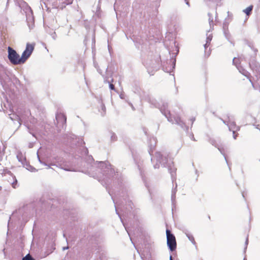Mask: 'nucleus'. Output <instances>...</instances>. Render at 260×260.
I'll use <instances>...</instances> for the list:
<instances>
[{
  "label": "nucleus",
  "mask_w": 260,
  "mask_h": 260,
  "mask_svg": "<svg viewBox=\"0 0 260 260\" xmlns=\"http://www.w3.org/2000/svg\"><path fill=\"white\" fill-rule=\"evenodd\" d=\"M248 46H249V47H250V48H252V47L251 46V44H250V43H249V44H248Z\"/></svg>",
  "instance_id": "55"
},
{
  "label": "nucleus",
  "mask_w": 260,
  "mask_h": 260,
  "mask_svg": "<svg viewBox=\"0 0 260 260\" xmlns=\"http://www.w3.org/2000/svg\"><path fill=\"white\" fill-rule=\"evenodd\" d=\"M28 26H29V29H31V28H32V26H30V25L29 24H28Z\"/></svg>",
  "instance_id": "52"
},
{
  "label": "nucleus",
  "mask_w": 260,
  "mask_h": 260,
  "mask_svg": "<svg viewBox=\"0 0 260 260\" xmlns=\"http://www.w3.org/2000/svg\"><path fill=\"white\" fill-rule=\"evenodd\" d=\"M237 69L239 70L240 73L249 79V81L251 83L254 89H256L255 84L252 82L251 79L250 78V73L244 69H243L242 67H237Z\"/></svg>",
  "instance_id": "10"
},
{
  "label": "nucleus",
  "mask_w": 260,
  "mask_h": 260,
  "mask_svg": "<svg viewBox=\"0 0 260 260\" xmlns=\"http://www.w3.org/2000/svg\"><path fill=\"white\" fill-rule=\"evenodd\" d=\"M51 165V166H54L58 167V166H57V165H55V164H51V165Z\"/></svg>",
  "instance_id": "51"
},
{
  "label": "nucleus",
  "mask_w": 260,
  "mask_h": 260,
  "mask_svg": "<svg viewBox=\"0 0 260 260\" xmlns=\"http://www.w3.org/2000/svg\"><path fill=\"white\" fill-rule=\"evenodd\" d=\"M168 154L166 152H156L155 153L156 164H153L154 169H158L160 164L162 167L167 168L171 174L173 183L176 179V169L174 167L172 160L168 158Z\"/></svg>",
  "instance_id": "2"
},
{
  "label": "nucleus",
  "mask_w": 260,
  "mask_h": 260,
  "mask_svg": "<svg viewBox=\"0 0 260 260\" xmlns=\"http://www.w3.org/2000/svg\"><path fill=\"white\" fill-rule=\"evenodd\" d=\"M195 120H196L195 117H192L191 118H190V121L191 122V125L193 124V123L195 121Z\"/></svg>",
  "instance_id": "37"
},
{
  "label": "nucleus",
  "mask_w": 260,
  "mask_h": 260,
  "mask_svg": "<svg viewBox=\"0 0 260 260\" xmlns=\"http://www.w3.org/2000/svg\"><path fill=\"white\" fill-rule=\"evenodd\" d=\"M259 161H260V159H259Z\"/></svg>",
  "instance_id": "62"
},
{
  "label": "nucleus",
  "mask_w": 260,
  "mask_h": 260,
  "mask_svg": "<svg viewBox=\"0 0 260 260\" xmlns=\"http://www.w3.org/2000/svg\"><path fill=\"white\" fill-rule=\"evenodd\" d=\"M145 186L148 189V187L147 186L146 183H145Z\"/></svg>",
  "instance_id": "57"
},
{
  "label": "nucleus",
  "mask_w": 260,
  "mask_h": 260,
  "mask_svg": "<svg viewBox=\"0 0 260 260\" xmlns=\"http://www.w3.org/2000/svg\"><path fill=\"white\" fill-rule=\"evenodd\" d=\"M34 50V45L27 43L25 50L22 52L21 56L22 64H23L30 57Z\"/></svg>",
  "instance_id": "6"
},
{
  "label": "nucleus",
  "mask_w": 260,
  "mask_h": 260,
  "mask_svg": "<svg viewBox=\"0 0 260 260\" xmlns=\"http://www.w3.org/2000/svg\"><path fill=\"white\" fill-rule=\"evenodd\" d=\"M152 152V146H151L150 150H149V153L150 155H152V154H151Z\"/></svg>",
  "instance_id": "45"
},
{
  "label": "nucleus",
  "mask_w": 260,
  "mask_h": 260,
  "mask_svg": "<svg viewBox=\"0 0 260 260\" xmlns=\"http://www.w3.org/2000/svg\"><path fill=\"white\" fill-rule=\"evenodd\" d=\"M249 64L251 70L260 73V63H257L254 60H251L249 61Z\"/></svg>",
  "instance_id": "12"
},
{
  "label": "nucleus",
  "mask_w": 260,
  "mask_h": 260,
  "mask_svg": "<svg viewBox=\"0 0 260 260\" xmlns=\"http://www.w3.org/2000/svg\"><path fill=\"white\" fill-rule=\"evenodd\" d=\"M48 33L50 34V35L51 36L52 38L54 40H56V37H57V35L56 34V32L54 31H53L52 30L51 31L49 32Z\"/></svg>",
  "instance_id": "24"
},
{
  "label": "nucleus",
  "mask_w": 260,
  "mask_h": 260,
  "mask_svg": "<svg viewBox=\"0 0 260 260\" xmlns=\"http://www.w3.org/2000/svg\"><path fill=\"white\" fill-rule=\"evenodd\" d=\"M221 120H222V121L223 122V123L225 124L226 125L227 123H229V120H228V121H226L225 120H223L222 119H221Z\"/></svg>",
  "instance_id": "39"
},
{
  "label": "nucleus",
  "mask_w": 260,
  "mask_h": 260,
  "mask_svg": "<svg viewBox=\"0 0 260 260\" xmlns=\"http://www.w3.org/2000/svg\"><path fill=\"white\" fill-rule=\"evenodd\" d=\"M210 44H207V43L204 45V48L206 49L209 46Z\"/></svg>",
  "instance_id": "44"
},
{
  "label": "nucleus",
  "mask_w": 260,
  "mask_h": 260,
  "mask_svg": "<svg viewBox=\"0 0 260 260\" xmlns=\"http://www.w3.org/2000/svg\"><path fill=\"white\" fill-rule=\"evenodd\" d=\"M94 67L97 69V71H98V72H99L100 74H102V72H101V70H100V69H99L97 68V67H96V66H97V63L94 62Z\"/></svg>",
  "instance_id": "36"
},
{
  "label": "nucleus",
  "mask_w": 260,
  "mask_h": 260,
  "mask_svg": "<svg viewBox=\"0 0 260 260\" xmlns=\"http://www.w3.org/2000/svg\"><path fill=\"white\" fill-rule=\"evenodd\" d=\"M236 137H237V135H235V133L234 134H233V138H234V139H236Z\"/></svg>",
  "instance_id": "49"
},
{
  "label": "nucleus",
  "mask_w": 260,
  "mask_h": 260,
  "mask_svg": "<svg viewBox=\"0 0 260 260\" xmlns=\"http://www.w3.org/2000/svg\"><path fill=\"white\" fill-rule=\"evenodd\" d=\"M10 118L13 121H17L19 125L21 124L19 116L15 113H11L9 114Z\"/></svg>",
  "instance_id": "13"
},
{
  "label": "nucleus",
  "mask_w": 260,
  "mask_h": 260,
  "mask_svg": "<svg viewBox=\"0 0 260 260\" xmlns=\"http://www.w3.org/2000/svg\"><path fill=\"white\" fill-rule=\"evenodd\" d=\"M174 47H175V50L176 51V55L179 52V47L177 46V45H176V42L174 41L173 42Z\"/></svg>",
  "instance_id": "32"
},
{
  "label": "nucleus",
  "mask_w": 260,
  "mask_h": 260,
  "mask_svg": "<svg viewBox=\"0 0 260 260\" xmlns=\"http://www.w3.org/2000/svg\"><path fill=\"white\" fill-rule=\"evenodd\" d=\"M120 99H124V94H121L120 95H119Z\"/></svg>",
  "instance_id": "43"
},
{
  "label": "nucleus",
  "mask_w": 260,
  "mask_h": 260,
  "mask_svg": "<svg viewBox=\"0 0 260 260\" xmlns=\"http://www.w3.org/2000/svg\"><path fill=\"white\" fill-rule=\"evenodd\" d=\"M68 248H69V247H68V246H67V247H63L62 248V250H65L68 249Z\"/></svg>",
  "instance_id": "46"
},
{
  "label": "nucleus",
  "mask_w": 260,
  "mask_h": 260,
  "mask_svg": "<svg viewBox=\"0 0 260 260\" xmlns=\"http://www.w3.org/2000/svg\"><path fill=\"white\" fill-rule=\"evenodd\" d=\"M253 125L257 129H258L259 131H260V128H259V125L258 124H253Z\"/></svg>",
  "instance_id": "38"
},
{
  "label": "nucleus",
  "mask_w": 260,
  "mask_h": 260,
  "mask_svg": "<svg viewBox=\"0 0 260 260\" xmlns=\"http://www.w3.org/2000/svg\"><path fill=\"white\" fill-rule=\"evenodd\" d=\"M17 183V181L15 179V181L12 183V185L13 188H15L16 187Z\"/></svg>",
  "instance_id": "35"
},
{
  "label": "nucleus",
  "mask_w": 260,
  "mask_h": 260,
  "mask_svg": "<svg viewBox=\"0 0 260 260\" xmlns=\"http://www.w3.org/2000/svg\"><path fill=\"white\" fill-rule=\"evenodd\" d=\"M81 156H85L84 166L87 168L85 172L96 179L106 187L107 190L108 189L109 193L115 204L116 213L120 218L129 236L131 237L132 230L125 225L117 209V207L120 209L122 212L123 218H127L128 214H131V210L133 208L132 201L125 197L127 191V185L121 173L116 171L114 167L108 161L95 162L92 156L88 155V150L87 148H83ZM130 239L132 241L131 237Z\"/></svg>",
  "instance_id": "1"
},
{
  "label": "nucleus",
  "mask_w": 260,
  "mask_h": 260,
  "mask_svg": "<svg viewBox=\"0 0 260 260\" xmlns=\"http://www.w3.org/2000/svg\"><path fill=\"white\" fill-rule=\"evenodd\" d=\"M30 20H33V18H30Z\"/></svg>",
  "instance_id": "60"
},
{
  "label": "nucleus",
  "mask_w": 260,
  "mask_h": 260,
  "mask_svg": "<svg viewBox=\"0 0 260 260\" xmlns=\"http://www.w3.org/2000/svg\"><path fill=\"white\" fill-rule=\"evenodd\" d=\"M248 237H247V238L246 239V241H245V245H246L245 249L247 248V245H248Z\"/></svg>",
  "instance_id": "40"
},
{
  "label": "nucleus",
  "mask_w": 260,
  "mask_h": 260,
  "mask_svg": "<svg viewBox=\"0 0 260 260\" xmlns=\"http://www.w3.org/2000/svg\"><path fill=\"white\" fill-rule=\"evenodd\" d=\"M151 104L154 107L159 109L161 113L167 118L168 120L173 124H176L179 125L181 128H184L185 126V123L181 120L178 116L172 117L170 111L168 109V103L161 102L160 104L156 102L155 100L150 101Z\"/></svg>",
  "instance_id": "3"
},
{
  "label": "nucleus",
  "mask_w": 260,
  "mask_h": 260,
  "mask_svg": "<svg viewBox=\"0 0 260 260\" xmlns=\"http://www.w3.org/2000/svg\"><path fill=\"white\" fill-rule=\"evenodd\" d=\"M226 21V19H225L223 24V34L225 38L234 46V43L231 40V36L228 30V23Z\"/></svg>",
  "instance_id": "8"
},
{
  "label": "nucleus",
  "mask_w": 260,
  "mask_h": 260,
  "mask_svg": "<svg viewBox=\"0 0 260 260\" xmlns=\"http://www.w3.org/2000/svg\"><path fill=\"white\" fill-rule=\"evenodd\" d=\"M138 169H139V170L140 173V174H141V176H142V179L143 180L144 182H145V180H144V178H143V174H142V171L141 169V168L140 167V166H139V165H138Z\"/></svg>",
  "instance_id": "33"
},
{
  "label": "nucleus",
  "mask_w": 260,
  "mask_h": 260,
  "mask_svg": "<svg viewBox=\"0 0 260 260\" xmlns=\"http://www.w3.org/2000/svg\"><path fill=\"white\" fill-rule=\"evenodd\" d=\"M177 185L176 184V186L174 188L172 189V194H171V201L172 205H174L175 203L176 193L177 192Z\"/></svg>",
  "instance_id": "18"
},
{
  "label": "nucleus",
  "mask_w": 260,
  "mask_h": 260,
  "mask_svg": "<svg viewBox=\"0 0 260 260\" xmlns=\"http://www.w3.org/2000/svg\"><path fill=\"white\" fill-rule=\"evenodd\" d=\"M6 75V68L0 64V81H2L4 79Z\"/></svg>",
  "instance_id": "16"
},
{
  "label": "nucleus",
  "mask_w": 260,
  "mask_h": 260,
  "mask_svg": "<svg viewBox=\"0 0 260 260\" xmlns=\"http://www.w3.org/2000/svg\"><path fill=\"white\" fill-rule=\"evenodd\" d=\"M16 157L19 162L23 165H25V162H26V158L23 156V154L21 152H18Z\"/></svg>",
  "instance_id": "14"
},
{
  "label": "nucleus",
  "mask_w": 260,
  "mask_h": 260,
  "mask_svg": "<svg viewBox=\"0 0 260 260\" xmlns=\"http://www.w3.org/2000/svg\"><path fill=\"white\" fill-rule=\"evenodd\" d=\"M8 58L13 65L22 64L21 57L16 51L11 47H8Z\"/></svg>",
  "instance_id": "4"
},
{
  "label": "nucleus",
  "mask_w": 260,
  "mask_h": 260,
  "mask_svg": "<svg viewBox=\"0 0 260 260\" xmlns=\"http://www.w3.org/2000/svg\"><path fill=\"white\" fill-rule=\"evenodd\" d=\"M92 42L94 44L95 43V39L93 38L92 39Z\"/></svg>",
  "instance_id": "53"
},
{
  "label": "nucleus",
  "mask_w": 260,
  "mask_h": 260,
  "mask_svg": "<svg viewBox=\"0 0 260 260\" xmlns=\"http://www.w3.org/2000/svg\"><path fill=\"white\" fill-rule=\"evenodd\" d=\"M228 118L229 119V123H227L226 125L228 126L229 131H232L233 134H234L236 131L240 129V127L236 125L234 121H232L229 117H228Z\"/></svg>",
  "instance_id": "11"
},
{
  "label": "nucleus",
  "mask_w": 260,
  "mask_h": 260,
  "mask_svg": "<svg viewBox=\"0 0 260 260\" xmlns=\"http://www.w3.org/2000/svg\"><path fill=\"white\" fill-rule=\"evenodd\" d=\"M195 172H196V174H198V170H196Z\"/></svg>",
  "instance_id": "56"
},
{
  "label": "nucleus",
  "mask_w": 260,
  "mask_h": 260,
  "mask_svg": "<svg viewBox=\"0 0 260 260\" xmlns=\"http://www.w3.org/2000/svg\"><path fill=\"white\" fill-rule=\"evenodd\" d=\"M242 196L244 198V196L243 193H242Z\"/></svg>",
  "instance_id": "61"
},
{
  "label": "nucleus",
  "mask_w": 260,
  "mask_h": 260,
  "mask_svg": "<svg viewBox=\"0 0 260 260\" xmlns=\"http://www.w3.org/2000/svg\"><path fill=\"white\" fill-rule=\"evenodd\" d=\"M185 3L187 5H188V6H189V2L188 1V0H185Z\"/></svg>",
  "instance_id": "47"
},
{
  "label": "nucleus",
  "mask_w": 260,
  "mask_h": 260,
  "mask_svg": "<svg viewBox=\"0 0 260 260\" xmlns=\"http://www.w3.org/2000/svg\"><path fill=\"white\" fill-rule=\"evenodd\" d=\"M101 109L102 110V112H101V114L103 116H104L106 112V107H105V105L102 102H101Z\"/></svg>",
  "instance_id": "25"
},
{
  "label": "nucleus",
  "mask_w": 260,
  "mask_h": 260,
  "mask_svg": "<svg viewBox=\"0 0 260 260\" xmlns=\"http://www.w3.org/2000/svg\"><path fill=\"white\" fill-rule=\"evenodd\" d=\"M73 0H59V2L64 4V5L61 6L60 7L62 9L63 7H65L66 5H70L72 4Z\"/></svg>",
  "instance_id": "20"
},
{
  "label": "nucleus",
  "mask_w": 260,
  "mask_h": 260,
  "mask_svg": "<svg viewBox=\"0 0 260 260\" xmlns=\"http://www.w3.org/2000/svg\"><path fill=\"white\" fill-rule=\"evenodd\" d=\"M113 82V79L112 78L110 80H108V78L107 77H106L105 78V81H104V83H109V88L112 90H115V86L114 85L112 84V82Z\"/></svg>",
  "instance_id": "17"
},
{
  "label": "nucleus",
  "mask_w": 260,
  "mask_h": 260,
  "mask_svg": "<svg viewBox=\"0 0 260 260\" xmlns=\"http://www.w3.org/2000/svg\"><path fill=\"white\" fill-rule=\"evenodd\" d=\"M108 50L109 51V52L110 53V46L109 45H108Z\"/></svg>",
  "instance_id": "54"
},
{
  "label": "nucleus",
  "mask_w": 260,
  "mask_h": 260,
  "mask_svg": "<svg viewBox=\"0 0 260 260\" xmlns=\"http://www.w3.org/2000/svg\"><path fill=\"white\" fill-rule=\"evenodd\" d=\"M253 9V6L252 5L248 7L246 9L243 10V12L247 15H249Z\"/></svg>",
  "instance_id": "21"
},
{
  "label": "nucleus",
  "mask_w": 260,
  "mask_h": 260,
  "mask_svg": "<svg viewBox=\"0 0 260 260\" xmlns=\"http://www.w3.org/2000/svg\"><path fill=\"white\" fill-rule=\"evenodd\" d=\"M212 39V34H207V38H206V43L207 44H210V42Z\"/></svg>",
  "instance_id": "23"
},
{
  "label": "nucleus",
  "mask_w": 260,
  "mask_h": 260,
  "mask_svg": "<svg viewBox=\"0 0 260 260\" xmlns=\"http://www.w3.org/2000/svg\"><path fill=\"white\" fill-rule=\"evenodd\" d=\"M38 159H39V162H40L41 164H43V165H44V166H48V169H49V168H51L50 166H48L46 163H45V162H43V161L40 159V157H39V155L38 154Z\"/></svg>",
  "instance_id": "31"
},
{
  "label": "nucleus",
  "mask_w": 260,
  "mask_h": 260,
  "mask_svg": "<svg viewBox=\"0 0 260 260\" xmlns=\"http://www.w3.org/2000/svg\"><path fill=\"white\" fill-rule=\"evenodd\" d=\"M128 104L131 106V108L133 110H135V108L131 103H128Z\"/></svg>",
  "instance_id": "42"
},
{
  "label": "nucleus",
  "mask_w": 260,
  "mask_h": 260,
  "mask_svg": "<svg viewBox=\"0 0 260 260\" xmlns=\"http://www.w3.org/2000/svg\"><path fill=\"white\" fill-rule=\"evenodd\" d=\"M176 59H174L172 61V70H173L175 68Z\"/></svg>",
  "instance_id": "34"
},
{
  "label": "nucleus",
  "mask_w": 260,
  "mask_h": 260,
  "mask_svg": "<svg viewBox=\"0 0 260 260\" xmlns=\"http://www.w3.org/2000/svg\"><path fill=\"white\" fill-rule=\"evenodd\" d=\"M167 246L171 251L176 250L177 243L175 236L171 233V231L166 230Z\"/></svg>",
  "instance_id": "5"
},
{
  "label": "nucleus",
  "mask_w": 260,
  "mask_h": 260,
  "mask_svg": "<svg viewBox=\"0 0 260 260\" xmlns=\"http://www.w3.org/2000/svg\"><path fill=\"white\" fill-rule=\"evenodd\" d=\"M239 59L236 57H234L233 59V64L235 65L237 68V67H239L238 66V64L239 63Z\"/></svg>",
  "instance_id": "29"
},
{
  "label": "nucleus",
  "mask_w": 260,
  "mask_h": 260,
  "mask_svg": "<svg viewBox=\"0 0 260 260\" xmlns=\"http://www.w3.org/2000/svg\"><path fill=\"white\" fill-rule=\"evenodd\" d=\"M106 75L105 76H103V77H104V80H105V78L106 77H107L108 79V80H109V78H110L111 79L112 78V75L111 74H109L108 72V68L106 69ZM105 80H104V81Z\"/></svg>",
  "instance_id": "30"
},
{
  "label": "nucleus",
  "mask_w": 260,
  "mask_h": 260,
  "mask_svg": "<svg viewBox=\"0 0 260 260\" xmlns=\"http://www.w3.org/2000/svg\"><path fill=\"white\" fill-rule=\"evenodd\" d=\"M26 169L31 171V172H35L36 171V169L33 167L32 166H31L30 165H27L26 163Z\"/></svg>",
  "instance_id": "27"
},
{
  "label": "nucleus",
  "mask_w": 260,
  "mask_h": 260,
  "mask_svg": "<svg viewBox=\"0 0 260 260\" xmlns=\"http://www.w3.org/2000/svg\"><path fill=\"white\" fill-rule=\"evenodd\" d=\"M229 14H230V12H228V16H229Z\"/></svg>",
  "instance_id": "58"
},
{
  "label": "nucleus",
  "mask_w": 260,
  "mask_h": 260,
  "mask_svg": "<svg viewBox=\"0 0 260 260\" xmlns=\"http://www.w3.org/2000/svg\"><path fill=\"white\" fill-rule=\"evenodd\" d=\"M243 260H247V259H246V257H244V258H243Z\"/></svg>",
  "instance_id": "59"
},
{
  "label": "nucleus",
  "mask_w": 260,
  "mask_h": 260,
  "mask_svg": "<svg viewBox=\"0 0 260 260\" xmlns=\"http://www.w3.org/2000/svg\"><path fill=\"white\" fill-rule=\"evenodd\" d=\"M110 137H111V141H114L116 140V136L115 135V133H113V132H111L110 133Z\"/></svg>",
  "instance_id": "28"
},
{
  "label": "nucleus",
  "mask_w": 260,
  "mask_h": 260,
  "mask_svg": "<svg viewBox=\"0 0 260 260\" xmlns=\"http://www.w3.org/2000/svg\"><path fill=\"white\" fill-rule=\"evenodd\" d=\"M190 139L193 141H196L193 135H190Z\"/></svg>",
  "instance_id": "41"
},
{
  "label": "nucleus",
  "mask_w": 260,
  "mask_h": 260,
  "mask_svg": "<svg viewBox=\"0 0 260 260\" xmlns=\"http://www.w3.org/2000/svg\"><path fill=\"white\" fill-rule=\"evenodd\" d=\"M63 169V170H66V171H72L71 170L67 169H66V168H64V169Z\"/></svg>",
  "instance_id": "50"
},
{
  "label": "nucleus",
  "mask_w": 260,
  "mask_h": 260,
  "mask_svg": "<svg viewBox=\"0 0 260 260\" xmlns=\"http://www.w3.org/2000/svg\"><path fill=\"white\" fill-rule=\"evenodd\" d=\"M56 120L57 124H59L63 127L66 123L67 118L66 116L62 113L57 114L56 115Z\"/></svg>",
  "instance_id": "9"
},
{
  "label": "nucleus",
  "mask_w": 260,
  "mask_h": 260,
  "mask_svg": "<svg viewBox=\"0 0 260 260\" xmlns=\"http://www.w3.org/2000/svg\"><path fill=\"white\" fill-rule=\"evenodd\" d=\"M183 232L185 234L186 237L188 238V240L192 243V244L193 245H196V242L195 241L193 236L191 234H190L187 230L184 231Z\"/></svg>",
  "instance_id": "15"
},
{
  "label": "nucleus",
  "mask_w": 260,
  "mask_h": 260,
  "mask_svg": "<svg viewBox=\"0 0 260 260\" xmlns=\"http://www.w3.org/2000/svg\"><path fill=\"white\" fill-rule=\"evenodd\" d=\"M151 160L152 163H153V164L154 163V160H155L154 158H151Z\"/></svg>",
  "instance_id": "48"
},
{
  "label": "nucleus",
  "mask_w": 260,
  "mask_h": 260,
  "mask_svg": "<svg viewBox=\"0 0 260 260\" xmlns=\"http://www.w3.org/2000/svg\"><path fill=\"white\" fill-rule=\"evenodd\" d=\"M208 16H209V25H210V27H212V26H213V18H211V14L210 13H208Z\"/></svg>",
  "instance_id": "26"
},
{
  "label": "nucleus",
  "mask_w": 260,
  "mask_h": 260,
  "mask_svg": "<svg viewBox=\"0 0 260 260\" xmlns=\"http://www.w3.org/2000/svg\"><path fill=\"white\" fill-rule=\"evenodd\" d=\"M22 260H35L32 256L29 254H26L24 257H23Z\"/></svg>",
  "instance_id": "22"
},
{
  "label": "nucleus",
  "mask_w": 260,
  "mask_h": 260,
  "mask_svg": "<svg viewBox=\"0 0 260 260\" xmlns=\"http://www.w3.org/2000/svg\"><path fill=\"white\" fill-rule=\"evenodd\" d=\"M210 143L212 144V145L215 146V147H217L218 148V149L220 152V153L223 155V156L224 157V159H225L227 164L229 165L228 162V160H227V159H226V156H225V154L224 153V152L223 151V149H221V148L219 147L218 146H217L216 145L215 141V140H211Z\"/></svg>",
  "instance_id": "19"
},
{
  "label": "nucleus",
  "mask_w": 260,
  "mask_h": 260,
  "mask_svg": "<svg viewBox=\"0 0 260 260\" xmlns=\"http://www.w3.org/2000/svg\"><path fill=\"white\" fill-rule=\"evenodd\" d=\"M151 62L150 63L149 60H146L144 62V64L147 69L148 73L150 75H153V71H156L158 68V62L155 60H152Z\"/></svg>",
  "instance_id": "7"
}]
</instances>
